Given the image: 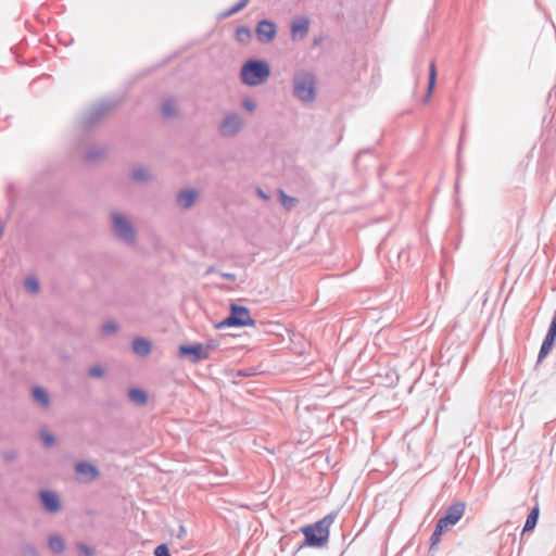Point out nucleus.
Wrapping results in <instances>:
<instances>
[{
  "label": "nucleus",
  "instance_id": "nucleus-37",
  "mask_svg": "<svg viewBox=\"0 0 556 556\" xmlns=\"http://www.w3.org/2000/svg\"><path fill=\"white\" fill-rule=\"evenodd\" d=\"M547 334H551V337H556V311H555V314L553 316V319H552V323L549 325V328H548V331H547Z\"/></svg>",
  "mask_w": 556,
  "mask_h": 556
},
{
  "label": "nucleus",
  "instance_id": "nucleus-8",
  "mask_svg": "<svg viewBox=\"0 0 556 556\" xmlns=\"http://www.w3.org/2000/svg\"><path fill=\"white\" fill-rule=\"evenodd\" d=\"M465 509H466L465 503L456 502L453 505H451L450 507H447L444 516H442L439 519V521L442 525L446 526L447 528L452 527V526L456 525L462 519V517L465 514Z\"/></svg>",
  "mask_w": 556,
  "mask_h": 556
},
{
  "label": "nucleus",
  "instance_id": "nucleus-4",
  "mask_svg": "<svg viewBox=\"0 0 556 556\" xmlns=\"http://www.w3.org/2000/svg\"><path fill=\"white\" fill-rule=\"evenodd\" d=\"M245 326H255V320L251 317L249 308L245 306L231 304L229 316L222 320L217 325V328Z\"/></svg>",
  "mask_w": 556,
  "mask_h": 556
},
{
  "label": "nucleus",
  "instance_id": "nucleus-27",
  "mask_svg": "<svg viewBox=\"0 0 556 556\" xmlns=\"http://www.w3.org/2000/svg\"><path fill=\"white\" fill-rule=\"evenodd\" d=\"M162 113L165 117H172L176 113V103L172 99H166L162 103Z\"/></svg>",
  "mask_w": 556,
  "mask_h": 556
},
{
  "label": "nucleus",
  "instance_id": "nucleus-9",
  "mask_svg": "<svg viewBox=\"0 0 556 556\" xmlns=\"http://www.w3.org/2000/svg\"><path fill=\"white\" fill-rule=\"evenodd\" d=\"M39 497L43 508L50 514H56L62 509L60 496L54 491L41 490Z\"/></svg>",
  "mask_w": 556,
  "mask_h": 556
},
{
  "label": "nucleus",
  "instance_id": "nucleus-35",
  "mask_svg": "<svg viewBox=\"0 0 556 556\" xmlns=\"http://www.w3.org/2000/svg\"><path fill=\"white\" fill-rule=\"evenodd\" d=\"M78 549L85 555V556H92L93 555V548L86 545L85 543H78L77 544Z\"/></svg>",
  "mask_w": 556,
  "mask_h": 556
},
{
  "label": "nucleus",
  "instance_id": "nucleus-12",
  "mask_svg": "<svg viewBox=\"0 0 556 556\" xmlns=\"http://www.w3.org/2000/svg\"><path fill=\"white\" fill-rule=\"evenodd\" d=\"M309 29V21L306 17H301L292 22L291 24V34L293 40L304 39Z\"/></svg>",
  "mask_w": 556,
  "mask_h": 556
},
{
  "label": "nucleus",
  "instance_id": "nucleus-3",
  "mask_svg": "<svg viewBox=\"0 0 556 556\" xmlns=\"http://www.w3.org/2000/svg\"><path fill=\"white\" fill-rule=\"evenodd\" d=\"M293 96L304 103L315 100V76L311 72L300 71L293 75Z\"/></svg>",
  "mask_w": 556,
  "mask_h": 556
},
{
  "label": "nucleus",
  "instance_id": "nucleus-23",
  "mask_svg": "<svg viewBox=\"0 0 556 556\" xmlns=\"http://www.w3.org/2000/svg\"><path fill=\"white\" fill-rule=\"evenodd\" d=\"M278 194L282 206L288 211L292 210L298 203L296 198L289 197L288 194L285 193L282 189L278 190Z\"/></svg>",
  "mask_w": 556,
  "mask_h": 556
},
{
  "label": "nucleus",
  "instance_id": "nucleus-13",
  "mask_svg": "<svg viewBox=\"0 0 556 556\" xmlns=\"http://www.w3.org/2000/svg\"><path fill=\"white\" fill-rule=\"evenodd\" d=\"M75 471L78 475L86 477V481L88 482L94 481L100 475L99 469L94 465L87 462L77 463L75 465Z\"/></svg>",
  "mask_w": 556,
  "mask_h": 556
},
{
  "label": "nucleus",
  "instance_id": "nucleus-21",
  "mask_svg": "<svg viewBox=\"0 0 556 556\" xmlns=\"http://www.w3.org/2000/svg\"><path fill=\"white\" fill-rule=\"evenodd\" d=\"M539 519V507H534L527 517L522 532L530 531L535 528Z\"/></svg>",
  "mask_w": 556,
  "mask_h": 556
},
{
  "label": "nucleus",
  "instance_id": "nucleus-32",
  "mask_svg": "<svg viewBox=\"0 0 556 556\" xmlns=\"http://www.w3.org/2000/svg\"><path fill=\"white\" fill-rule=\"evenodd\" d=\"M88 374L92 378H102L104 376V369L101 366L96 365L89 368Z\"/></svg>",
  "mask_w": 556,
  "mask_h": 556
},
{
  "label": "nucleus",
  "instance_id": "nucleus-40",
  "mask_svg": "<svg viewBox=\"0 0 556 556\" xmlns=\"http://www.w3.org/2000/svg\"><path fill=\"white\" fill-rule=\"evenodd\" d=\"M222 277L227 279V280H230V281H235L236 280V275L232 274V273H223Z\"/></svg>",
  "mask_w": 556,
  "mask_h": 556
},
{
  "label": "nucleus",
  "instance_id": "nucleus-31",
  "mask_svg": "<svg viewBox=\"0 0 556 556\" xmlns=\"http://www.w3.org/2000/svg\"><path fill=\"white\" fill-rule=\"evenodd\" d=\"M41 440L46 447H51L55 443V438L50 432H41Z\"/></svg>",
  "mask_w": 556,
  "mask_h": 556
},
{
  "label": "nucleus",
  "instance_id": "nucleus-10",
  "mask_svg": "<svg viewBox=\"0 0 556 556\" xmlns=\"http://www.w3.org/2000/svg\"><path fill=\"white\" fill-rule=\"evenodd\" d=\"M256 36L263 43L270 42L277 33V27L274 22L268 20H262L256 25Z\"/></svg>",
  "mask_w": 556,
  "mask_h": 556
},
{
  "label": "nucleus",
  "instance_id": "nucleus-18",
  "mask_svg": "<svg viewBox=\"0 0 556 556\" xmlns=\"http://www.w3.org/2000/svg\"><path fill=\"white\" fill-rule=\"evenodd\" d=\"M33 396H34V400L39 403L41 406L43 407H48L49 404H50V397H49V394L48 392L41 388V387H36L33 389Z\"/></svg>",
  "mask_w": 556,
  "mask_h": 556
},
{
  "label": "nucleus",
  "instance_id": "nucleus-26",
  "mask_svg": "<svg viewBox=\"0 0 556 556\" xmlns=\"http://www.w3.org/2000/svg\"><path fill=\"white\" fill-rule=\"evenodd\" d=\"M251 38V30L247 26H239L236 29V39L241 43L249 42Z\"/></svg>",
  "mask_w": 556,
  "mask_h": 556
},
{
  "label": "nucleus",
  "instance_id": "nucleus-2",
  "mask_svg": "<svg viewBox=\"0 0 556 556\" xmlns=\"http://www.w3.org/2000/svg\"><path fill=\"white\" fill-rule=\"evenodd\" d=\"M269 75V65L262 60H249L240 71L241 80L247 86H258L266 81Z\"/></svg>",
  "mask_w": 556,
  "mask_h": 556
},
{
  "label": "nucleus",
  "instance_id": "nucleus-17",
  "mask_svg": "<svg viewBox=\"0 0 556 556\" xmlns=\"http://www.w3.org/2000/svg\"><path fill=\"white\" fill-rule=\"evenodd\" d=\"M129 400L137 405H144L148 402V395L143 390L132 388L128 391Z\"/></svg>",
  "mask_w": 556,
  "mask_h": 556
},
{
  "label": "nucleus",
  "instance_id": "nucleus-30",
  "mask_svg": "<svg viewBox=\"0 0 556 556\" xmlns=\"http://www.w3.org/2000/svg\"><path fill=\"white\" fill-rule=\"evenodd\" d=\"M118 330V325L114 321H106L102 325L101 331L104 336H111Z\"/></svg>",
  "mask_w": 556,
  "mask_h": 556
},
{
  "label": "nucleus",
  "instance_id": "nucleus-29",
  "mask_svg": "<svg viewBox=\"0 0 556 556\" xmlns=\"http://www.w3.org/2000/svg\"><path fill=\"white\" fill-rule=\"evenodd\" d=\"M24 285H25V289H26L27 291H29L30 293H37V292H38V290H39V282H38V280H37L36 278H34V277H27V278L25 279Z\"/></svg>",
  "mask_w": 556,
  "mask_h": 556
},
{
  "label": "nucleus",
  "instance_id": "nucleus-33",
  "mask_svg": "<svg viewBox=\"0 0 556 556\" xmlns=\"http://www.w3.org/2000/svg\"><path fill=\"white\" fill-rule=\"evenodd\" d=\"M242 108L249 112H253L256 109V103L251 98H245L242 100Z\"/></svg>",
  "mask_w": 556,
  "mask_h": 556
},
{
  "label": "nucleus",
  "instance_id": "nucleus-1",
  "mask_svg": "<svg viewBox=\"0 0 556 556\" xmlns=\"http://www.w3.org/2000/svg\"><path fill=\"white\" fill-rule=\"evenodd\" d=\"M334 515L328 514L320 520L313 525L301 528L302 533L305 536L304 542L299 546L301 549L304 546L320 547L329 538V528L334 521Z\"/></svg>",
  "mask_w": 556,
  "mask_h": 556
},
{
  "label": "nucleus",
  "instance_id": "nucleus-28",
  "mask_svg": "<svg viewBox=\"0 0 556 556\" xmlns=\"http://www.w3.org/2000/svg\"><path fill=\"white\" fill-rule=\"evenodd\" d=\"M104 154V149L101 147H91L86 152V160L96 161L98 157Z\"/></svg>",
  "mask_w": 556,
  "mask_h": 556
},
{
  "label": "nucleus",
  "instance_id": "nucleus-22",
  "mask_svg": "<svg viewBox=\"0 0 556 556\" xmlns=\"http://www.w3.org/2000/svg\"><path fill=\"white\" fill-rule=\"evenodd\" d=\"M131 178L138 182L147 181L150 178V172L147 167H136L131 172Z\"/></svg>",
  "mask_w": 556,
  "mask_h": 556
},
{
  "label": "nucleus",
  "instance_id": "nucleus-15",
  "mask_svg": "<svg viewBox=\"0 0 556 556\" xmlns=\"http://www.w3.org/2000/svg\"><path fill=\"white\" fill-rule=\"evenodd\" d=\"M197 198V192L193 190H182L177 195V204L181 208H189L193 205Z\"/></svg>",
  "mask_w": 556,
  "mask_h": 556
},
{
  "label": "nucleus",
  "instance_id": "nucleus-7",
  "mask_svg": "<svg viewBox=\"0 0 556 556\" xmlns=\"http://www.w3.org/2000/svg\"><path fill=\"white\" fill-rule=\"evenodd\" d=\"M244 121L236 112L228 113L224 116L218 125V132L222 137H236L243 128Z\"/></svg>",
  "mask_w": 556,
  "mask_h": 556
},
{
  "label": "nucleus",
  "instance_id": "nucleus-5",
  "mask_svg": "<svg viewBox=\"0 0 556 556\" xmlns=\"http://www.w3.org/2000/svg\"><path fill=\"white\" fill-rule=\"evenodd\" d=\"M112 228L115 236L127 244H132L136 241V230L127 220V218L119 212L111 214Z\"/></svg>",
  "mask_w": 556,
  "mask_h": 556
},
{
  "label": "nucleus",
  "instance_id": "nucleus-38",
  "mask_svg": "<svg viewBox=\"0 0 556 556\" xmlns=\"http://www.w3.org/2000/svg\"><path fill=\"white\" fill-rule=\"evenodd\" d=\"M205 349H207V353L210 354V352L214 349H216L218 346V342L215 341V340H210L205 345H203Z\"/></svg>",
  "mask_w": 556,
  "mask_h": 556
},
{
  "label": "nucleus",
  "instance_id": "nucleus-14",
  "mask_svg": "<svg viewBox=\"0 0 556 556\" xmlns=\"http://www.w3.org/2000/svg\"><path fill=\"white\" fill-rule=\"evenodd\" d=\"M135 354L139 356H147L150 354L152 345L151 342L144 338H136L131 343Z\"/></svg>",
  "mask_w": 556,
  "mask_h": 556
},
{
  "label": "nucleus",
  "instance_id": "nucleus-24",
  "mask_svg": "<svg viewBox=\"0 0 556 556\" xmlns=\"http://www.w3.org/2000/svg\"><path fill=\"white\" fill-rule=\"evenodd\" d=\"M435 77H437L435 64L432 61L430 63V67H429V84H428V91H427L425 101H428V99L430 98V96L432 93V90H433L434 84H435Z\"/></svg>",
  "mask_w": 556,
  "mask_h": 556
},
{
  "label": "nucleus",
  "instance_id": "nucleus-19",
  "mask_svg": "<svg viewBox=\"0 0 556 556\" xmlns=\"http://www.w3.org/2000/svg\"><path fill=\"white\" fill-rule=\"evenodd\" d=\"M555 339L556 337H551V334H546L545 336V339L541 345V349H540V352H539V356H538V361L541 362L543 358H545L548 353L551 352L552 348H553V344L555 342Z\"/></svg>",
  "mask_w": 556,
  "mask_h": 556
},
{
  "label": "nucleus",
  "instance_id": "nucleus-16",
  "mask_svg": "<svg viewBox=\"0 0 556 556\" xmlns=\"http://www.w3.org/2000/svg\"><path fill=\"white\" fill-rule=\"evenodd\" d=\"M49 548L54 554H61L65 549V542L63 538L59 534H52L48 540Z\"/></svg>",
  "mask_w": 556,
  "mask_h": 556
},
{
  "label": "nucleus",
  "instance_id": "nucleus-39",
  "mask_svg": "<svg viewBox=\"0 0 556 556\" xmlns=\"http://www.w3.org/2000/svg\"><path fill=\"white\" fill-rule=\"evenodd\" d=\"M256 194L265 201L269 200V195L266 192H264V190L261 188H257Z\"/></svg>",
  "mask_w": 556,
  "mask_h": 556
},
{
  "label": "nucleus",
  "instance_id": "nucleus-41",
  "mask_svg": "<svg viewBox=\"0 0 556 556\" xmlns=\"http://www.w3.org/2000/svg\"><path fill=\"white\" fill-rule=\"evenodd\" d=\"M186 534H187L186 528L182 525L179 526V532H178L177 536L179 539H182Z\"/></svg>",
  "mask_w": 556,
  "mask_h": 556
},
{
  "label": "nucleus",
  "instance_id": "nucleus-25",
  "mask_svg": "<svg viewBox=\"0 0 556 556\" xmlns=\"http://www.w3.org/2000/svg\"><path fill=\"white\" fill-rule=\"evenodd\" d=\"M249 2H250V0H239L235 5L229 8L227 11L223 12L222 16L229 17L231 15H235L236 13L243 10L249 4Z\"/></svg>",
  "mask_w": 556,
  "mask_h": 556
},
{
  "label": "nucleus",
  "instance_id": "nucleus-42",
  "mask_svg": "<svg viewBox=\"0 0 556 556\" xmlns=\"http://www.w3.org/2000/svg\"><path fill=\"white\" fill-rule=\"evenodd\" d=\"M4 228H5L4 223L0 222V237L3 235Z\"/></svg>",
  "mask_w": 556,
  "mask_h": 556
},
{
  "label": "nucleus",
  "instance_id": "nucleus-6",
  "mask_svg": "<svg viewBox=\"0 0 556 556\" xmlns=\"http://www.w3.org/2000/svg\"><path fill=\"white\" fill-rule=\"evenodd\" d=\"M115 105V102L109 100H103L92 105V108L88 112H86L81 118L83 129L87 130L91 128Z\"/></svg>",
  "mask_w": 556,
  "mask_h": 556
},
{
  "label": "nucleus",
  "instance_id": "nucleus-20",
  "mask_svg": "<svg viewBox=\"0 0 556 556\" xmlns=\"http://www.w3.org/2000/svg\"><path fill=\"white\" fill-rule=\"evenodd\" d=\"M447 527L442 525L439 520L435 525V528L430 536V551L434 549L435 546L440 543L441 541V536H442V533L443 531L446 529Z\"/></svg>",
  "mask_w": 556,
  "mask_h": 556
},
{
  "label": "nucleus",
  "instance_id": "nucleus-36",
  "mask_svg": "<svg viewBox=\"0 0 556 556\" xmlns=\"http://www.w3.org/2000/svg\"><path fill=\"white\" fill-rule=\"evenodd\" d=\"M24 554L25 556H39L37 549L33 545H25Z\"/></svg>",
  "mask_w": 556,
  "mask_h": 556
},
{
  "label": "nucleus",
  "instance_id": "nucleus-11",
  "mask_svg": "<svg viewBox=\"0 0 556 556\" xmlns=\"http://www.w3.org/2000/svg\"><path fill=\"white\" fill-rule=\"evenodd\" d=\"M179 352L182 355L190 356V361L192 363H198L203 359L210 358V354L207 353V349L203 346L201 343L192 344V345H180Z\"/></svg>",
  "mask_w": 556,
  "mask_h": 556
},
{
  "label": "nucleus",
  "instance_id": "nucleus-34",
  "mask_svg": "<svg viewBox=\"0 0 556 556\" xmlns=\"http://www.w3.org/2000/svg\"><path fill=\"white\" fill-rule=\"evenodd\" d=\"M154 556H170L167 545L161 544L154 549Z\"/></svg>",
  "mask_w": 556,
  "mask_h": 556
}]
</instances>
